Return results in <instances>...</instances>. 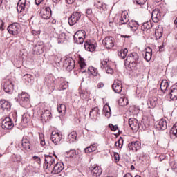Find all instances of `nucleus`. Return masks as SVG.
<instances>
[{
	"mask_svg": "<svg viewBox=\"0 0 177 177\" xmlns=\"http://www.w3.org/2000/svg\"><path fill=\"white\" fill-rule=\"evenodd\" d=\"M86 35V32H85V30H78L73 37L75 42L79 45L84 44Z\"/></svg>",
	"mask_w": 177,
	"mask_h": 177,
	"instance_id": "nucleus-1",
	"label": "nucleus"
},
{
	"mask_svg": "<svg viewBox=\"0 0 177 177\" xmlns=\"http://www.w3.org/2000/svg\"><path fill=\"white\" fill-rule=\"evenodd\" d=\"M28 3H27V0H19L18 1L17 6V10L19 13H21V12H27L28 10Z\"/></svg>",
	"mask_w": 177,
	"mask_h": 177,
	"instance_id": "nucleus-2",
	"label": "nucleus"
},
{
	"mask_svg": "<svg viewBox=\"0 0 177 177\" xmlns=\"http://www.w3.org/2000/svg\"><path fill=\"white\" fill-rule=\"evenodd\" d=\"M81 19V12H74L68 19V23L70 26H74Z\"/></svg>",
	"mask_w": 177,
	"mask_h": 177,
	"instance_id": "nucleus-3",
	"label": "nucleus"
},
{
	"mask_svg": "<svg viewBox=\"0 0 177 177\" xmlns=\"http://www.w3.org/2000/svg\"><path fill=\"white\" fill-rule=\"evenodd\" d=\"M7 30L9 34L17 35L20 32V26L17 23L12 24L8 27Z\"/></svg>",
	"mask_w": 177,
	"mask_h": 177,
	"instance_id": "nucleus-4",
	"label": "nucleus"
},
{
	"mask_svg": "<svg viewBox=\"0 0 177 177\" xmlns=\"http://www.w3.org/2000/svg\"><path fill=\"white\" fill-rule=\"evenodd\" d=\"M14 127L15 124L10 118H6L1 122V128L3 129H12Z\"/></svg>",
	"mask_w": 177,
	"mask_h": 177,
	"instance_id": "nucleus-5",
	"label": "nucleus"
},
{
	"mask_svg": "<svg viewBox=\"0 0 177 177\" xmlns=\"http://www.w3.org/2000/svg\"><path fill=\"white\" fill-rule=\"evenodd\" d=\"M64 67L66 68L68 71H71L75 67V62L72 58H66L64 61Z\"/></svg>",
	"mask_w": 177,
	"mask_h": 177,
	"instance_id": "nucleus-6",
	"label": "nucleus"
},
{
	"mask_svg": "<svg viewBox=\"0 0 177 177\" xmlns=\"http://www.w3.org/2000/svg\"><path fill=\"white\" fill-rule=\"evenodd\" d=\"M90 170L91 171V175L93 177H99L102 175V168L100 166H97V165H94L90 168Z\"/></svg>",
	"mask_w": 177,
	"mask_h": 177,
	"instance_id": "nucleus-7",
	"label": "nucleus"
},
{
	"mask_svg": "<svg viewBox=\"0 0 177 177\" xmlns=\"http://www.w3.org/2000/svg\"><path fill=\"white\" fill-rule=\"evenodd\" d=\"M113 90L115 93L122 92V83L119 80H115L112 85Z\"/></svg>",
	"mask_w": 177,
	"mask_h": 177,
	"instance_id": "nucleus-8",
	"label": "nucleus"
},
{
	"mask_svg": "<svg viewBox=\"0 0 177 177\" xmlns=\"http://www.w3.org/2000/svg\"><path fill=\"white\" fill-rule=\"evenodd\" d=\"M13 82L10 80H7L4 82L3 89L6 93H10L13 91Z\"/></svg>",
	"mask_w": 177,
	"mask_h": 177,
	"instance_id": "nucleus-9",
	"label": "nucleus"
},
{
	"mask_svg": "<svg viewBox=\"0 0 177 177\" xmlns=\"http://www.w3.org/2000/svg\"><path fill=\"white\" fill-rule=\"evenodd\" d=\"M102 44L106 46V49H111L114 46V39L112 37H106Z\"/></svg>",
	"mask_w": 177,
	"mask_h": 177,
	"instance_id": "nucleus-10",
	"label": "nucleus"
},
{
	"mask_svg": "<svg viewBox=\"0 0 177 177\" xmlns=\"http://www.w3.org/2000/svg\"><path fill=\"white\" fill-rule=\"evenodd\" d=\"M41 16L42 19H44V20H48V19H50V16H52V10H50V8L46 7L44 10L41 12Z\"/></svg>",
	"mask_w": 177,
	"mask_h": 177,
	"instance_id": "nucleus-11",
	"label": "nucleus"
},
{
	"mask_svg": "<svg viewBox=\"0 0 177 177\" xmlns=\"http://www.w3.org/2000/svg\"><path fill=\"white\" fill-rule=\"evenodd\" d=\"M51 140L55 145H59L60 140H62V134L57 133L56 131H53L51 133Z\"/></svg>",
	"mask_w": 177,
	"mask_h": 177,
	"instance_id": "nucleus-12",
	"label": "nucleus"
},
{
	"mask_svg": "<svg viewBox=\"0 0 177 177\" xmlns=\"http://www.w3.org/2000/svg\"><path fill=\"white\" fill-rule=\"evenodd\" d=\"M63 169H64V165L63 162H59L55 164V165L53 167V170L52 171V174H60Z\"/></svg>",
	"mask_w": 177,
	"mask_h": 177,
	"instance_id": "nucleus-13",
	"label": "nucleus"
},
{
	"mask_svg": "<svg viewBox=\"0 0 177 177\" xmlns=\"http://www.w3.org/2000/svg\"><path fill=\"white\" fill-rule=\"evenodd\" d=\"M129 125L133 131L139 129V121L133 118L129 120Z\"/></svg>",
	"mask_w": 177,
	"mask_h": 177,
	"instance_id": "nucleus-14",
	"label": "nucleus"
},
{
	"mask_svg": "<svg viewBox=\"0 0 177 177\" xmlns=\"http://www.w3.org/2000/svg\"><path fill=\"white\" fill-rule=\"evenodd\" d=\"M152 20L154 23H158V21L161 19V12L159 9H155L152 12Z\"/></svg>",
	"mask_w": 177,
	"mask_h": 177,
	"instance_id": "nucleus-15",
	"label": "nucleus"
},
{
	"mask_svg": "<svg viewBox=\"0 0 177 177\" xmlns=\"http://www.w3.org/2000/svg\"><path fill=\"white\" fill-rule=\"evenodd\" d=\"M0 107L3 111H9L10 110V103L6 100H0Z\"/></svg>",
	"mask_w": 177,
	"mask_h": 177,
	"instance_id": "nucleus-16",
	"label": "nucleus"
},
{
	"mask_svg": "<svg viewBox=\"0 0 177 177\" xmlns=\"http://www.w3.org/2000/svg\"><path fill=\"white\" fill-rule=\"evenodd\" d=\"M21 147L24 150H26V151H31V145L30 144V140H28V139H22Z\"/></svg>",
	"mask_w": 177,
	"mask_h": 177,
	"instance_id": "nucleus-17",
	"label": "nucleus"
},
{
	"mask_svg": "<svg viewBox=\"0 0 177 177\" xmlns=\"http://www.w3.org/2000/svg\"><path fill=\"white\" fill-rule=\"evenodd\" d=\"M129 150H133L134 151H138L140 149V142L138 141L133 142L129 144Z\"/></svg>",
	"mask_w": 177,
	"mask_h": 177,
	"instance_id": "nucleus-18",
	"label": "nucleus"
},
{
	"mask_svg": "<svg viewBox=\"0 0 177 177\" xmlns=\"http://www.w3.org/2000/svg\"><path fill=\"white\" fill-rule=\"evenodd\" d=\"M41 118L44 120L46 122L47 121H49V120H51L52 118V113H50V111L49 110H45L41 114Z\"/></svg>",
	"mask_w": 177,
	"mask_h": 177,
	"instance_id": "nucleus-19",
	"label": "nucleus"
},
{
	"mask_svg": "<svg viewBox=\"0 0 177 177\" xmlns=\"http://www.w3.org/2000/svg\"><path fill=\"white\" fill-rule=\"evenodd\" d=\"M127 26L130 27L131 31H136L139 28V23L134 20L130 21Z\"/></svg>",
	"mask_w": 177,
	"mask_h": 177,
	"instance_id": "nucleus-20",
	"label": "nucleus"
},
{
	"mask_svg": "<svg viewBox=\"0 0 177 177\" xmlns=\"http://www.w3.org/2000/svg\"><path fill=\"white\" fill-rule=\"evenodd\" d=\"M152 52H153V50L151 49V48L148 47L146 48V52H145L144 59H145L147 62H150V60H151V56L153 55Z\"/></svg>",
	"mask_w": 177,
	"mask_h": 177,
	"instance_id": "nucleus-21",
	"label": "nucleus"
},
{
	"mask_svg": "<svg viewBox=\"0 0 177 177\" xmlns=\"http://www.w3.org/2000/svg\"><path fill=\"white\" fill-rule=\"evenodd\" d=\"M84 48L88 52H94L95 49V45L92 44L90 41H85Z\"/></svg>",
	"mask_w": 177,
	"mask_h": 177,
	"instance_id": "nucleus-22",
	"label": "nucleus"
},
{
	"mask_svg": "<svg viewBox=\"0 0 177 177\" xmlns=\"http://www.w3.org/2000/svg\"><path fill=\"white\" fill-rule=\"evenodd\" d=\"M19 99L24 103H27V102H30V95L27 93H22L19 94Z\"/></svg>",
	"mask_w": 177,
	"mask_h": 177,
	"instance_id": "nucleus-23",
	"label": "nucleus"
},
{
	"mask_svg": "<svg viewBox=\"0 0 177 177\" xmlns=\"http://www.w3.org/2000/svg\"><path fill=\"white\" fill-rule=\"evenodd\" d=\"M129 60L138 62L139 60V55L137 53H132L127 57L126 62H129Z\"/></svg>",
	"mask_w": 177,
	"mask_h": 177,
	"instance_id": "nucleus-24",
	"label": "nucleus"
},
{
	"mask_svg": "<svg viewBox=\"0 0 177 177\" xmlns=\"http://www.w3.org/2000/svg\"><path fill=\"white\" fill-rule=\"evenodd\" d=\"M170 99H171V100H177V87H171Z\"/></svg>",
	"mask_w": 177,
	"mask_h": 177,
	"instance_id": "nucleus-25",
	"label": "nucleus"
},
{
	"mask_svg": "<svg viewBox=\"0 0 177 177\" xmlns=\"http://www.w3.org/2000/svg\"><path fill=\"white\" fill-rule=\"evenodd\" d=\"M129 19L128 18V12H122L121 19H120V24H127L128 23Z\"/></svg>",
	"mask_w": 177,
	"mask_h": 177,
	"instance_id": "nucleus-26",
	"label": "nucleus"
},
{
	"mask_svg": "<svg viewBox=\"0 0 177 177\" xmlns=\"http://www.w3.org/2000/svg\"><path fill=\"white\" fill-rule=\"evenodd\" d=\"M158 102V98L157 97H151L149 99L148 104H150L151 107H156L157 106V103Z\"/></svg>",
	"mask_w": 177,
	"mask_h": 177,
	"instance_id": "nucleus-27",
	"label": "nucleus"
},
{
	"mask_svg": "<svg viewBox=\"0 0 177 177\" xmlns=\"http://www.w3.org/2000/svg\"><path fill=\"white\" fill-rule=\"evenodd\" d=\"M157 128H160V129H162V131L167 129V121L164 119H161L157 125Z\"/></svg>",
	"mask_w": 177,
	"mask_h": 177,
	"instance_id": "nucleus-28",
	"label": "nucleus"
},
{
	"mask_svg": "<svg viewBox=\"0 0 177 177\" xmlns=\"http://www.w3.org/2000/svg\"><path fill=\"white\" fill-rule=\"evenodd\" d=\"M34 50L37 52V55H41V53H44V46L37 44L34 47Z\"/></svg>",
	"mask_w": 177,
	"mask_h": 177,
	"instance_id": "nucleus-29",
	"label": "nucleus"
},
{
	"mask_svg": "<svg viewBox=\"0 0 177 177\" xmlns=\"http://www.w3.org/2000/svg\"><path fill=\"white\" fill-rule=\"evenodd\" d=\"M151 27H153V24L151 23V21H148L142 24V31H145V30H150Z\"/></svg>",
	"mask_w": 177,
	"mask_h": 177,
	"instance_id": "nucleus-30",
	"label": "nucleus"
},
{
	"mask_svg": "<svg viewBox=\"0 0 177 177\" xmlns=\"http://www.w3.org/2000/svg\"><path fill=\"white\" fill-rule=\"evenodd\" d=\"M168 86H169L168 82L167 80H163L160 84V89L162 92H165V91L168 89Z\"/></svg>",
	"mask_w": 177,
	"mask_h": 177,
	"instance_id": "nucleus-31",
	"label": "nucleus"
},
{
	"mask_svg": "<svg viewBox=\"0 0 177 177\" xmlns=\"http://www.w3.org/2000/svg\"><path fill=\"white\" fill-rule=\"evenodd\" d=\"M68 138L69 139L70 142H75V140H77V132L72 131L68 135Z\"/></svg>",
	"mask_w": 177,
	"mask_h": 177,
	"instance_id": "nucleus-32",
	"label": "nucleus"
},
{
	"mask_svg": "<svg viewBox=\"0 0 177 177\" xmlns=\"http://www.w3.org/2000/svg\"><path fill=\"white\" fill-rule=\"evenodd\" d=\"M94 6H96L97 9H102L103 10L106 9V4H102V3L99 1H95L94 2Z\"/></svg>",
	"mask_w": 177,
	"mask_h": 177,
	"instance_id": "nucleus-33",
	"label": "nucleus"
},
{
	"mask_svg": "<svg viewBox=\"0 0 177 177\" xmlns=\"http://www.w3.org/2000/svg\"><path fill=\"white\" fill-rule=\"evenodd\" d=\"M118 104L120 106H127L128 104V98L120 97L118 100Z\"/></svg>",
	"mask_w": 177,
	"mask_h": 177,
	"instance_id": "nucleus-34",
	"label": "nucleus"
},
{
	"mask_svg": "<svg viewBox=\"0 0 177 177\" xmlns=\"http://www.w3.org/2000/svg\"><path fill=\"white\" fill-rule=\"evenodd\" d=\"M78 63L80 64L81 70H84L86 67V64L85 63V60H84V58L80 57Z\"/></svg>",
	"mask_w": 177,
	"mask_h": 177,
	"instance_id": "nucleus-35",
	"label": "nucleus"
},
{
	"mask_svg": "<svg viewBox=\"0 0 177 177\" xmlns=\"http://www.w3.org/2000/svg\"><path fill=\"white\" fill-rule=\"evenodd\" d=\"M88 71H89L92 75H94V77L97 75V69L93 66H89L88 68Z\"/></svg>",
	"mask_w": 177,
	"mask_h": 177,
	"instance_id": "nucleus-36",
	"label": "nucleus"
},
{
	"mask_svg": "<svg viewBox=\"0 0 177 177\" xmlns=\"http://www.w3.org/2000/svg\"><path fill=\"white\" fill-rule=\"evenodd\" d=\"M66 110H67V108L64 104H60L57 107V111H59V113H63V114H66Z\"/></svg>",
	"mask_w": 177,
	"mask_h": 177,
	"instance_id": "nucleus-37",
	"label": "nucleus"
},
{
	"mask_svg": "<svg viewBox=\"0 0 177 177\" xmlns=\"http://www.w3.org/2000/svg\"><path fill=\"white\" fill-rule=\"evenodd\" d=\"M118 55L122 59H125V57H127V55H128V50L127 48H124L121 50Z\"/></svg>",
	"mask_w": 177,
	"mask_h": 177,
	"instance_id": "nucleus-38",
	"label": "nucleus"
},
{
	"mask_svg": "<svg viewBox=\"0 0 177 177\" xmlns=\"http://www.w3.org/2000/svg\"><path fill=\"white\" fill-rule=\"evenodd\" d=\"M48 86H55V81H56V79L53 76H50L48 78Z\"/></svg>",
	"mask_w": 177,
	"mask_h": 177,
	"instance_id": "nucleus-39",
	"label": "nucleus"
},
{
	"mask_svg": "<svg viewBox=\"0 0 177 177\" xmlns=\"http://www.w3.org/2000/svg\"><path fill=\"white\" fill-rule=\"evenodd\" d=\"M97 113H99V108H98V107H94V108H93V109L90 111L89 115H90V117H91V115H96V114H97Z\"/></svg>",
	"mask_w": 177,
	"mask_h": 177,
	"instance_id": "nucleus-40",
	"label": "nucleus"
},
{
	"mask_svg": "<svg viewBox=\"0 0 177 177\" xmlns=\"http://www.w3.org/2000/svg\"><path fill=\"white\" fill-rule=\"evenodd\" d=\"M171 135H174V136H177V125L174 124L170 130Z\"/></svg>",
	"mask_w": 177,
	"mask_h": 177,
	"instance_id": "nucleus-41",
	"label": "nucleus"
},
{
	"mask_svg": "<svg viewBox=\"0 0 177 177\" xmlns=\"http://www.w3.org/2000/svg\"><path fill=\"white\" fill-rule=\"evenodd\" d=\"M29 121H30V117L29 116H27V115H26V114L22 115L21 122L23 124H28Z\"/></svg>",
	"mask_w": 177,
	"mask_h": 177,
	"instance_id": "nucleus-42",
	"label": "nucleus"
},
{
	"mask_svg": "<svg viewBox=\"0 0 177 177\" xmlns=\"http://www.w3.org/2000/svg\"><path fill=\"white\" fill-rule=\"evenodd\" d=\"M53 164H55V161H45L44 168L48 169V168H50Z\"/></svg>",
	"mask_w": 177,
	"mask_h": 177,
	"instance_id": "nucleus-43",
	"label": "nucleus"
},
{
	"mask_svg": "<svg viewBox=\"0 0 177 177\" xmlns=\"http://www.w3.org/2000/svg\"><path fill=\"white\" fill-rule=\"evenodd\" d=\"M155 37L156 39H160V38L162 37V32H161V30H156Z\"/></svg>",
	"mask_w": 177,
	"mask_h": 177,
	"instance_id": "nucleus-44",
	"label": "nucleus"
},
{
	"mask_svg": "<svg viewBox=\"0 0 177 177\" xmlns=\"http://www.w3.org/2000/svg\"><path fill=\"white\" fill-rule=\"evenodd\" d=\"M21 157L19 155L14 154L12 155V161L14 162H19V161H21Z\"/></svg>",
	"mask_w": 177,
	"mask_h": 177,
	"instance_id": "nucleus-45",
	"label": "nucleus"
},
{
	"mask_svg": "<svg viewBox=\"0 0 177 177\" xmlns=\"http://www.w3.org/2000/svg\"><path fill=\"white\" fill-rule=\"evenodd\" d=\"M39 140H40V145H41V146H45L46 142H45V138H44V133L39 134Z\"/></svg>",
	"mask_w": 177,
	"mask_h": 177,
	"instance_id": "nucleus-46",
	"label": "nucleus"
},
{
	"mask_svg": "<svg viewBox=\"0 0 177 177\" xmlns=\"http://www.w3.org/2000/svg\"><path fill=\"white\" fill-rule=\"evenodd\" d=\"M124 143V140L122 138H120L118 141L115 142L116 147H119V149H121L122 147V144Z\"/></svg>",
	"mask_w": 177,
	"mask_h": 177,
	"instance_id": "nucleus-47",
	"label": "nucleus"
},
{
	"mask_svg": "<svg viewBox=\"0 0 177 177\" xmlns=\"http://www.w3.org/2000/svg\"><path fill=\"white\" fill-rule=\"evenodd\" d=\"M24 78L26 80V81H27V82L30 83L31 82V80H32V75L26 74L24 75Z\"/></svg>",
	"mask_w": 177,
	"mask_h": 177,
	"instance_id": "nucleus-48",
	"label": "nucleus"
},
{
	"mask_svg": "<svg viewBox=\"0 0 177 177\" xmlns=\"http://www.w3.org/2000/svg\"><path fill=\"white\" fill-rule=\"evenodd\" d=\"M126 62L127 63H129V66L130 67H136V63L138 62L136 61H132V59Z\"/></svg>",
	"mask_w": 177,
	"mask_h": 177,
	"instance_id": "nucleus-49",
	"label": "nucleus"
},
{
	"mask_svg": "<svg viewBox=\"0 0 177 177\" xmlns=\"http://www.w3.org/2000/svg\"><path fill=\"white\" fill-rule=\"evenodd\" d=\"M44 161H55V158L50 155H45Z\"/></svg>",
	"mask_w": 177,
	"mask_h": 177,
	"instance_id": "nucleus-50",
	"label": "nucleus"
},
{
	"mask_svg": "<svg viewBox=\"0 0 177 177\" xmlns=\"http://www.w3.org/2000/svg\"><path fill=\"white\" fill-rule=\"evenodd\" d=\"M66 154L68 155V157H74L75 156V151L71 149L70 151H66Z\"/></svg>",
	"mask_w": 177,
	"mask_h": 177,
	"instance_id": "nucleus-51",
	"label": "nucleus"
},
{
	"mask_svg": "<svg viewBox=\"0 0 177 177\" xmlns=\"http://www.w3.org/2000/svg\"><path fill=\"white\" fill-rule=\"evenodd\" d=\"M109 127L110 128L111 130L115 131L117 129H118V126L117 125H113V124H109Z\"/></svg>",
	"mask_w": 177,
	"mask_h": 177,
	"instance_id": "nucleus-52",
	"label": "nucleus"
},
{
	"mask_svg": "<svg viewBox=\"0 0 177 177\" xmlns=\"http://www.w3.org/2000/svg\"><path fill=\"white\" fill-rule=\"evenodd\" d=\"M84 151L86 154H89V153H92L93 152V151L92 150V147H88L84 149Z\"/></svg>",
	"mask_w": 177,
	"mask_h": 177,
	"instance_id": "nucleus-53",
	"label": "nucleus"
},
{
	"mask_svg": "<svg viewBox=\"0 0 177 177\" xmlns=\"http://www.w3.org/2000/svg\"><path fill=\"white\" fill-rule=\"evenodd\" d=\"M170 167H171V169H173V171H175V169H176V168H177V164H176V162H171L170 163Z\"/></svg>",
	"mask_w": 177,
	"mask_h": 177,
	"instance_id": "nucleus-54",
	"label": "nucleus"
},
{
	"mask_svg": "<svg viewBox=\"0 0 177 177\" xmlns=\"http://www.w3.org/2000/svg\"><path fill=\"white\" fill-rule=\"evenodd\" d=\"M105 68L107 74H113V73H114V71H113V68L109 66H106Z\"/></svg>",
	"mask_w": 177,
	"mask_h": 177,
	"instance_id": "nucleus-55",
	"label": "nucleus"
},
{
	"mask_svg": "<svg viewBox=\"0 0 177 177\" xmlns=\"http://www.w3.org/2000/svg\"><path fill=\"white\" fill-rule=\"evenodd\" d=\"M114 161L115 162H118L120 161V155L118 153H114Z\"/></svg>",
	"mask_w": 177,
	"mask_h": 177,
	"instance_id": "nucleus-56",
	"label": "nucleus"
},
{
	"mask_svg": "<svg viewBox=\"0 0 177 177\" xmlns=\"http://www.w3.org/2000/svg\"><path fill=\"white\" fill-rule=\"evenodd\" d=\"M147 1V0H136V2L138 3V5H145Z\"/></svg>",
	"mask_w": 177,
	"mask_h": 177,
	"instance_id": "nucleus-57",
	"label": "nucleus"
},
{
	"mask_svg": "<svg viewBox=\"0 0 177 177\" xmlns=\"http://www.w3.org/2000/svg\"><path fill=\"white\" fill-rule=\"evenodd\" d=\"M68 88V84L67 83H62L61 84V89L62 91H64V89H67Z\"/></svg>",
	"mask_w": 177,
	"mask_h": 177,
	"instance_id": "nucleus-58",
	"label": "nucleus"
},
{
	"mask_svg": "<svg viewBox=\"0 0 177 177\" xmlns=\"http://www.w3.org/2000/svg\"><path fill=\"white\" fill-rule=\"evenodd\" d=\"M90 147H91L93 151H96V150H97V145L96 144L91 145Z\"/></svg>",
	"mask_w": 177,
	"mask_h": 177,
	"instance_id": "nucleus-59",
	"label": "nucleus"
},
{
	"mask_svg": "<svg viewBox=\"0 0 177 177\" xmlns=\"http://www.w3.org/2000/svg\"><path fill=\"white\" fill-rule=\"evenodd\" d=\"M32 35H39L41 34V31L33 30H32Z\"/></svg>",
	"mask_w": 177,
	"mask_h": 177,
	"instance_id": "nucleus-60",
	"label": "nucleus"
},
{
	"mask_svg": "<svg viewBox=\"0 0 177 177\" xmlns=\"http://www.w3.org/2000/svg\"><path fill=\"white\" fill-rule=\"evenodd\" d=\"M33 160H35L37 164H41V158L38 156H34Z\"/></svg>",
	"mask_w": 177,
	"mask_h": 177,
	"instance_id": "nucleus-61",
	"label": "nucleus"
},
{
	"mask_svg": "<svg viewBox=\"0 0 177 177\" xmlns=\"http://www.w3.org/2000/svg\"><path fill=\"white\" fill-rule=\"evenodd\" d=\"M3 26H4L3 21H2V19H0V30L1 31H3Z\"/></svg>",
	"mask_w": 177,
	"mask_h": 177,
	"instance_id": "nucleus-62",
	"label": "nucleus"
},
{
	"mask_svg": "<svg viewBox=\"0 0 177 177\" xmlns=\"http://www.w3.org/2000/svg\"><path fill=\"white\" fill-rule=\"evenodd\" d=\"M86 15H92V9L91 8H88L86 10Z\"/></svg>",
	"mask_w": 177,
	"mask_h": 177,
	"instance_id": "nucleus-63",
	"label": "nucleus"
},
{
	"mask_svg": "<svg viewBox=\"0 0 177 177\" xmlns=\"http://www.w3.org/2000/svg\"><path fill=\"white\" fill-rule=\"evenodd\" d=\"M43 1L44 0H35V2L37 5H40V3Z\"/></svg>",
	"mask_w": 177,
	"mask_h": 177,
	"instance_id": "nucleus-64",
	"label": "nucleus"
}]
</instances>
